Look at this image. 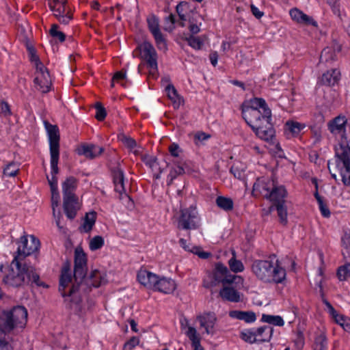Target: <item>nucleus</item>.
<instances>
[{
  "label": "nucleus",
  "mask_w": 350,
  "mask_h": 350,
  "mask_svg": "<svg viewBox=\"0 0 350 350\" xmlns=\"http://www.w3.org/2000/svg\"><path fill=\"white\" fill-rule=\"evenodd\" d=\"M104 151L103 147L94 144H83L78 149V154L85 156L90 159H94L100 155Z\"/></svg>",
  "instance_id": "27"
},
{
  "label": "nucleus",
  "mask_w": 350,
  "mask_h": 350,
  "mask_svg": "<svg viewBox=\"0 0 350 350\" xmlns=\"http://www.w3.org/2000/svg\"><path fill=\"white\" fill-rule=\"evenodd\" d=\"M19 164L17 162L12 161L8 163L3 168V175L8 177H15L19 172Z\"/></svg>",
  "instance_id": "41"
},
{
  "label": "nucleus",
  "mask_w": 350,
  "mask_h": 350,
  "mask_svg": "<svg viewBox=\"0 0 350 350\" xmlns=\"http://www.w3.org/2000/svg\"><path fill=\"white\" fill-rule=\"evenodd\" d=\"M188 44L195 50H200L203 46L204 42L199 36L190 35L185 38Z\"/></svg>",
  "instance_id": "45"
},
{
  "label": "nucleus",
  "mask_w": 350,
  "mask_h": 350,
  "mask_svg": "<svg viewBox=\"0 0 350 350\" xmlns=\"http://www.w3.org/2000/svg\"><path fill=\"white\" fill-rule=\"evenodd\" d=\"M118 137L121 142L129 149H133L137 146L135 140L129 136L122 134Z\"/></svg>",
  "instance_id": "55"
},
{
  "label": "nucleus",
  "mask_w": 350,
  "mask_h": 350,
  "mask_svg": "<svg viewBox=\"0 0 350 350\" xmlns=\"http://www.w3.org/2000/svg\"><path fill=\"white\" fill-rule=\"evenodd\" d=\"M227 273H229V271L226 266L221 262L216 263L215 268L211 274L212 277L211 281L210 282H206L204 280L203 282L204 286L205 288H210L216 286L219 283H221L222 281H224L225 275Z\"/></svg>",
  "instance_id": "19"
},
{
  "label": "nucleus",
  "mask_w": 350,
  "mask_h": 350,
  "mask_svg": "<svg viewBox=\"0 0 350 350\" xmlns=\"http://www.w3.org/2000/svg\"><path fill=\"white\" fill-rule=\"evenodd\" d=\"M185 174V169L181 165H177L170 170L169 174L167 177V185H171L173 180L179 175Z\"/></svg>",
  "instance_id": "46"
},
{
  "label": "nucleus",
  "mask_w": 350,
  "mask_h": 350,
  "mask_svg": "<svg viewBox=\"0 0 350 350\" xmlns=\"http://www.w3.org/2000/svg\"><path fill=\"white\" fill-rule=\"evenodd\" d=\"M27 321V310L17 306L0 314V330L5 334H17L25 328Z\"/></svg>",
  "instance_id": "5"
},
{
  "label": "nucleus",
  "mask_w": 350,
  "mask_h": 350,
  "mask_svg": "<svg viewBox=\"0 0 350 350\" xmlns=\"http://www.w3.org/2000/svg\"><path fill=\"white\" fill-rule=\"evenodd\" d=\"M337 275L340 280H345L350 278V263H347L339 267L337 271Z\"/></svg>",
  "instance_id": "50"
},
{
  "label": "nucleus",
  "mask_w": 350,
  "mask_h": 350,
  "mask_svg": "<svg viewBox=\"0 0 350 350\" xmlns=\"http://www.w3.org/2000/svg\"><path fill=\"white\" fill-rule=\"evenodd\" d=\"M49 141L50 157L53 165L56 164L57 157H59V133L57 125L51 124L48 121L43 122Z\"/></svg>",
  "instance_id": "10"
},
{
  "label": "nucleus",
  "mask_w": 350,
  "mask_h": 350,
  "mask_svg": "<svg viewBox=\"0 0 350 350\" xmlns=\"http://www.w3.org/2000/svg\"><path fill=\"white\" fill-rule=\"evenodd\" d=\"M189 9V4L185 1L180 2L176 7V11L181 21H186L187 16L185 14Z\"/></svg>",
  "instance_id": "52"
},
{
  "label": "nucleus",
  "mask_w": 350,
  "mask_h": 350,
  "mask_svg": "<svg viewBox=\"0 0 350 350\" xmlns=\"http://www.w3.org/2000/svg\"><path fill=\"white\" fill-rule=\"evenodd\" d=\"M59 158V157H57L56 164L54 166L53 165L52 158H51L50 163H51V177L49 178V176H47V180H48V182H49V184L50 185L51 190V194H53V195L55 194V192L58 191L57 178L56 176V174L59 172V168H58Z\"/></svg>",
  "instance_id": "34"
},
{
  "label": "nucleus",
  "mask_w": 350,
  "mask_h": 350,
  "mask_svg": "<svg viewBox=\"0 0 350 350\" xmlns=\"http://www.w3.org/2000/svg\"><path fill=\"white\" fill-rule=\"evenodd\" d=\"M306 127L305 123L294 120H288L284 124V132L288 138L299 136L301 131Z\"/></svg>",
  "instance_id": "25"
},
{
  "label": "nucleus",
  "mask_w": 350,
  "mask_h": 350,
  "mask_svg": "<svg viewBox=\"0 0 350 350\" xmlns=\"http://www.w3.org/2000/svg\"><path fill=\"white\" fill-rule=\"evenodd\" d=\"M200 226V217L196 207L190 206L180 211L177 228L180 230H196Z\"/></svg>",
  "instance_id": "8"
},
{
  "label": "nucleus",
  "mask_w": 350,
  "mask_h": 350,
  "mask_svg": "<svg viewBox=\"0 0 350 350\" xmlns=\"http://www.w3.org/2000/svg\"><path fill=\"white\" fill-rule=\"evenodd\" d=\"M314 196L317 201L319 208L322 216L325 218L329 217L331 215L330 211L326 202L323 200V198L319 195L318 191L314 192Z\"/></svg>",
  "instance_id": "40"
},
{
  "label": "nucleus",
  "mask_w": 350,
  "mask_h": 350,
  "mask_svg": "<svg viewBox=\"0 0 350 350\" xmlns=\"http://www.w3.org/2000/svg\"><path fill=\"white\" fill-rule=\"evenodd\" d=\"M289 14L292 20L299 25L318 27L317 22L312 16L307 15L298 8H292Z\"/></svg>",
  "instance_id": "20"
},
{
  "label": "nucleus",
  "mask_w": 350,
  "mask_h": 350,
  "mask_svg": "<svg viewBox=\"0 0 350 350\" xmlns=\"http://www.w3.org/2000/svg\"><path fill=\"white\" fill-rule=\"evenodd\" d=\"M275 208L278 215L280 220V222L283 224H286L287 223V209L285 206V204H279L274 206H271L269 208V212H271L273 208Z\"/></svg>",
  "instance_id": "44"
},
{
  "label": "nucleus",
  "mask_w": 350,
  "mask_h": 350,
  "mask_svg": "<svg viewBox=\"0 0 350 350\" xmlns=\"http://www.w3.org/2000/svg\"><path fill=\"white\" fill-rule=\"evenodd\" d=\"M336 164L340 169L342 182L345 186H350V135L345 138L341 142L340 146L336 150Z\"/></svg>",
  "instance_id": "7"
},
{
  "label": "nucleus",
  "mask_w": 350,
  "mask_h": 350,
  "mask_svg": "<svg viewBox=\"0 0 350 350\" xmlns=\"http://www.w3.org/2000/svg\"><path fill=\"white\" fill-rule=\"evenodd\" d=\"M3 282L8 286L21 287L28 285L30 282L38 286H44L40 280L39 275L36 273L34 268L26 264L22 265L21 260L14 258L8 269V272Z\"/></svg>",
  "instance_id": "2"
},
{
  "label": "nucleus",
  "mask_w": 350,
  "mask_h": 350,
  "mask_svg": "<svg viewBox=\"0 0 350 350\" xmlns=\"http://www.w3.org/2000/svg\"><path fill=\"white\" fill-rule=\"evenodd\" d=\"M327 338L325 335L320 334L315 338L314 350H326Z\"/></svg>",
  "instance_id": "49"
},
{
  "label": "nucleus",
  "mask_w": 350,
  "mask_h": 350,
  "mask_svg": "<svg viewBox=\"0 0 350 350\" xmlns=\"http://www.w3.org/2000/svg\"><path fill=\"white\" fill-rule=\"evenodd\" d=\"M105 282L102 273L97 269L91 272L88 277L85 275L81 281L73 284L70 291L71 296L68 307L76 314H80L83 311L81 299L82 293H89L92 287L97 288Z\"/></svg>",
  "instance_id": "3"
},
{
  "label": "nucleus",
  "mask_w": 350,
  "mask_h": 350,
  "mask_svg": "<svg viewBox=\"0 0 350 350\" xmlns=\"http://www.w3.org/2000/svg\"><path fill=\"white\" fill-rule=\"evenodd\" d=\"M105 241L103 237L97 235L94 237L89 243V247L91 251H96L104 245Z\"/></svg>",
  "instance_id": "48"
},
{
  "label": "nucleus",
  "mask_w": 350,
  "mask_h": 350,
  "mask_svg": "<svg viewBox=\"0 0 350 350\" xmlns=\"http://www.w3.org/2000/svg\"><path fill=\"white\" fill-rule=\"evenodd\" d=\"M59 25L57 24H53L49 30L51 36L60 42H63L66 40V35L64 32L59 31Z\"/></svg>",
  "instance_id": "47"
},
{
  "label": "nucleus",
  "mask_w": 350,
  "mask_h": 350,
  "mask_svg": "<svg viewBox=\"0 0 350 350\" xmlns=\"http://www.w3.org/2000/svg\"><path fill=\"white\" fill-rule=\"evenodd\" d=\"M340 50L341 46L338 44L323 49L320 55V62L331 64L335 62L337 59V53H339Z\"/></svg>",
  "instance_id": "24"
},
{
  "label": "nucleus",
  "mask_w": 350,
  "mask_h": 350,
  "mask_svg": "<svg viewBox=\"0 0 350 350\" xmlns=\"http://www.w3.org/2000/svg\"><path fill=\"white\" fill-rule=\"evenodd\" d=\"M137 279L146 288L163 294H171L176 288V283L173 279L161 277L146 269L138 271Z\"/></svg>",
  "instance_id": "6"
},
{
  "label": "nucleus",
  "mask_w": 350,
  "mask_h": 350,
  "mask_svg": "<svg viewBox=\"0 0 350 350\" xmlns=\"http://www.w3.org/2000/svg\"><path fill=\"white\" fill-rule=\"evenodd\" d=\"M33 81L36 88L42 93H47L50 91L51 80L49 70L45 66L42 68V70H36V77Z\"/></svg>",
  "instance_id": "17"
},
{
  "label": "nucleus",
  "mask_w": 350,
  "mask_h": 350,
  "mask_svg": "<svg viewBox=\"0 0 350 350\" xmlns=\"http://www.w3.org/2000/svg\"><path fill=\"white\" fill-rule=\"evenodd\" d=\"M219 296L223 300L237 303L241 301L240 293L235 288L224 286L219 291Z\"/></svg>",
  "instance_id": "28"
},
{
  "label": "nucleus",
  "mask_w": 350,
  "mask_h": 350,
  "mask_svg": "<svg viewBox=\"0 0 350 350\" xmlns=\"http://www.w3.org/2000/svg\"><path fill=\"white\" fill-rule=\"evenodd\" d=\"M18 247L14 258L22 260L26 256L38 251L40 247V241L35 236H30V244L26 236H23L17 241Z\"/></svg>",
  "instance_id": "11"
},
{
  "label": "nucleus",
  "mask_w": 350,
  "mask_h": 350,
  "mask_svg": "<svg viewBox=\"0 0 350 350\" xmlns=\"http://www.w3.org/2000/svg\"><path fill=\"white\" fill-rule=\"evenodd\" d=\"M255 260L252 271L260 281L266 284H282L286 278V271L278 259Z\"/></svg>",
  "instance_id": "4"
},
{
  "label": "nucleus",
  "mask_w": 350,
  "mask_h": 350,
  "mask_svg": "<svg viewBox=\"0 0 350 350\" xmlns=\"http://www.w3.org/2000/svg\"><path fill=\"white\" fill-rule=\"evenodd\" d=\"M242 117L260 139L270 142L275 137L271 110L265 99L253 98L241 105Z\"/></svg>",
  "instance_id": "1"
},
{
  "label": "nucleus",
  "mask_w": 350,
  "mask_h": 350,
  "mask_svg": "<svg viewBox=\"0 0 350 350\" xmlns=\"http://www.w3.org/2000/svg\"><path fill=\"white\" fill-rule=\"evenodd\" d=\"M211 135L204 132H198L194 135V142L196 145H198L199 142H202L208 139Z\"/></svg>",
  "instance_id": "61"
},
{
  "label": "nucleus",
  "mask_w": 350,
  "mask_h": 350,
  "mask_svg": "<svg viewBox=\"0 0 350 350\" xmlns=\"http://www.w3.org/2000/svg\"><path fill=\"white\" fill-rule=\"evenodd\" d=\"M139 340L136 336L131 337L125 344L124 345V349L127 350H133L137 345H139Z\"/></svg>",
  "instance_id": "60"
},
{
  "label": "nucleus",
  "mask_w": 350,
  "mask_h": 350,
  "mask_svg": "<svg viewBox=\"0 0 350 350\" xmlns=\"http://www.w3.org/2000/svg\"><path fill=\"white\" fill-rule=\"evenodd\" d=\"M112 175L115 191L120 193V196L124 194L130 199L129 196L125 193L124 175L123 170L119 167L114 168L112 171Z\"/></svg>",
  "instance_id": "26"
},
{
  "label": "nucleus",
  "mask_w": 350,
  "mask_h": 350,
  "mask_svg": "<svg viewBox=\"0 0 350 350\" xmlns=\"http://www.w3.org/2000/svg\"><path fill=\"white\" fill-rule=\"evenodd\" d=\"M230 172L231 174H233L234 178H236L239 180H242L244 178V175H245L244 171L242 170H240L237 166H234V165L232 166L230 170Z\"/></svg>",
  "instance_id": "62"
},
{
  "label": "nucleus",
  "mask_w": 350,
  "mask_h": 350,
  "mask_svg": "<svg viewBox=\"0 0 350 350\" xmlns=\"http://www.w3.org/2000/svg\"><path fill=\"white\" fill-rule=\"evenodd\" d=\"M228 265L234 273H240L244 270V265L241 260L236 258L234 251L232 252V257L228 260Z\"/></svg>",
  "instance_id": "43"
},
{
  "label": "nucleus",
  "mask_w": 350,
  "mask_h": 350,
  "mask_svg": "<svg viewBox=\"0 0 350 350\" xmlns=\"http://www.w3.org/2000/svg\"><path fill=\"white\" fill-rule=\"evenodd\" d=\"M327 3L331 7L333 13L338 16H340V6L339 0H325Z\"/></svg>",
  "instance_id": "58"
},
{
  "label": "nucleus",
  "mask_w": 350,
  "mask_h": 350,
  "mask_svg": "<svg viewBox=\"0 0 350 350\" xmlns=\"http://www.w3.org/2000/svg\"><path fill=\"white\" fill-rule=\"evenodd\" d=\"M215 204L220 209L226 212L232 211L234 208L232 199L222 196L216 198Z\"/></svg>",
  "instance_id": "36"
},
{
  "label": "nucleus",
  "mask_w": 350,
  "mask_h": 350,
  "mask_svg": "<svg viewBox=\"0 0 350 350\" xmlns=\"http://www.w3.org/2000/svg\"><path fill=\"white\" fill-rule=\"evenodd\" d=\"M165 90L168 98L172 103L174 109H178L184 102L183 97L178 94L176 89L172 83L167 84L165 88Z\"/></svg>",
  "instance_id": "29"
},
{
  "label": "nucleus",
  "mask_w": 350,
  "mask_h": 350,
  "mask_svg": "<svg viewBox=\"0 0 350 350\" xmlns=\"http://www.w3.org/2000/svg\"><path fill=\"white\" fill-rule=\"evenodd\" d=\"M118 83L124 88L128 87V79L126 78V71L122 69L120 71H118L114 73L113 77L111 79V86H114V83Z\"/></svg>",
  "instance_id": "38"
},
{
  "label": "nucleus",
  "mask_w": 350,
  "mask_h": 350,
  "mask_svg": "<svg viewBox=\"0 0 350 350\" xmlns=\"http://www.w3.org/2000/svg\"><path fill=\"white\" fill-rule=\"evenodd\" d=\"M30 61L35 63L36 69H41L44 66L40 60L39 57L36 55V52L33 48H29Z\"/></svg>",
  "instance_id": "53"
},
{
  "label": "nucleus",
  "mask_w": 350,
  "mask_h": 350,
  "mask_svg": "<svg viewBox=\"0 0 350 350\" xmlns=\"http://www.w3.org/2000/svg\"><path fill=\"white\" fill-rule=\"evenodd\" d=\"M166 23L165 30L171 31L174 29V24L176 23V18L173 14H170L168 16L165 18Z\"/></svg>",
  "instance_id": "59"
},
{
  "label": "nucleus",
  "mask_w": 350,
  "mask_h": 350,
  "mask_svg": "<svg viewBox=\"0 0 350 350\" xmlns=\"http://www.w3.org/2000/svg\"><path fill=\"white\" fill-rule=\"evenodd\" d=\"M74 262V284H77L79 281H81L87 273V256L82 249L75 250Z\"/></svg>",
  "instance_id": "13"
},
{
  "label": "nucleus",
  "mask_w": 350,
  "mask_h": 350,
  "mask_svg": "<svg viewBox=\"0 0 350 350\" xmlns=\"http://www.w3.org/2000/svg\"><path fill=\"white\" fill-rule=\"evenodd\" d=\"M137 49L140 51V57L146 63L150 74L154 77L158 72L157 53L153 45L148 41L140 44Z\"/></svg>",
  "instance_id": "9"
},
{
  "label": "nucleus",
  "mask_w": 350,
  "mask_h": 350,
  "mask_svg": "<svg viewBox=\"0 0 350 350\" xmlns=\"http://www.w3.org/2000/svg\"><path fill=\"white\" fill-rule=\"evenodd\" d=\"M96 219V213L95 211L86 213L84 221L82 226L79 228L80 231L86 233L90 232L95 224Z\"/></svg>",
  "instance_id": "35"
},
{
  "label": "nucleus",
  "mask_w": 350,
  "mask_h": 350,
  "mask_svg": "<svg viewBox=\"0 0 350 350\" xmlns=\"http://www.w3.org/2000/svg\"><path fill=\"white\" fill-rule=\"evenodd\" d=\"M95 109H96L95 118L98 121H103L107 116V113H106V110H105V107L102 105V104L100 103H96V104L95 105Z\"/></svg>",
  "instance_id": "54"
},
{
  "label": "nucleus",
  "mask_w": 350,
  "mask_h": 350,
  "mask_svg": "<svg viewBox=\"0 0 350 350\" xmlns=\"http://www.w3.org/2000/svg\"><path fill=\"white\" fill-rule=\"evenodd\" d=\"M187 337L191 342L193 350H204L200 344V337L198 334L196 329L189 328L187 333Z\"/></svg>",
  "instance_id": "37"
},
{
  "label": "nucleus",
  "mask_w": 350,
  "mask_h": 350,
  "mask_svg": "<svg viewBox=\"0 0 350 350\" xmlns=\"http://www.w3.org/2000/svg\"><path fill=\"white\" fill-rule=\"evenodd\" d=\"M323 303L325 305L327 312L330 316L333 319L336 318L338 314L334 308L332 306V304L326 299H323Z\"/></svg>",
  "instance_id": "64"
},
{
  "label": "nucleus",
  "mask_w": 350,
  "mask_h": 350,
  "mask_svg": "<svg viewBox=\"0 0 350 350\" xmlns=\"http://www.w3.org/2000/svg\"><path fill=\"white\" fill-rule=\"evenodd\" d=\"M347 120L345 116H338L334 119L331 120L327 123L328 130L332 134L336 136L340 135V138L338 141V144L335 146V150L338 147L340 146L341 142L345 138H347L350 135V133H346V125Z\"/></svg>",
  "instance_id": "12"
},
{
  "label": "nucleus",
  "mask_w": 350,
  "mask_h": 350,
  "mask_svg": "<svg viewBox=\"0 0 350 350\" xmlns=\"http://www.w3.org/2000/svg\"><path fill=\"white\" fill-rule=\"evenodd\" d=\"M77 180L74 176L68 177L62 184L63 197L75 196Z\"/></svg>",
  "instance_id": "32"
},
{
  "label": "nucleus",
  "mask_w": 350,
  "mask_h": 350,
  "mask_svg": "<svg viewBox=\"0 0 350 350\" xmlns=\"http://www.w3.org/2000/svg\"><path fill=\"white\" fill-rule=\"evenodd\" d=\"M71 275L70 273V269L68 267H64L61 273L60 278H59V291L61 293L62 296L64 297V301L66 304V307L70 309L68 307V304L70 302L71 296L70 297V292L68 294L65 292L66 288L69 285L71 282ZM71 288L69 290L70 291Z\"/></svg>",
  "instance_id": "21"
},
{
  "label": "nucleus",
  "mask_w": 350,
  "mask_h": 350,
  "mask_svg": "<svg viewBox=\"0 0 350 350\" xmlns=\"http://www.w3.org/2000/svg\"><path fill=\"white\" fill-rule=\"evenodd\" d=\"M271 188L266 200L271 202L273 204L272 206L279 204H285V199L288 196L285 186L279 185L277 181H275Z\"/></svg>",
  "instance_id": "18"
},
{
  "label": "nucleus",
  "mask_w": 350,
  "mask_h": 350,
  "mask_svg": "<svg viewBox=\"0 0 350 350\" xmlns=\"http://www.w3.org/2000/svg\"><path fill=\"white\" fill-rule=\"evenodd\" d=\"M48 4L55 16H60L61 14L70 10V8L66 5V0H49Z\"/></svg>",
  "instance_id": "31"
},
{
  "label": "nucleus",
  "mask_w": 350,
  "mask_h": 350,
  "mask_svg": "<svg viewBox=\"0 0 350 350\" xmlns=\"http://www.w3.org/2000/svg\"><path fill=\"white\" fill-rule=\"evenodd\" d=\"M294 343L297 349H301L304 345V335L300 325H298L295 332V338H294Z\"/></svg>",
  "instance_id": "51"
},
{
  "label": "nucleus",
  "mask_w": 350,
  "mask_h": 350,
  "mask_svg": "<svg viewBox=\"0 0 350 350\" xmlns=\"http://www.w3.org/2000/svg\"><path fill=\"white\" fill-rule=\"evenodd\" d=\"M273 328L271 325H264L256 328L257 342H269L273 335Z\"/></svg>",
  "instance_id": "33"
},
{
  "label": "nucleus",
  "mask_w": 350,
  "mask_h": 350,
  "mask_svg": "<svg viewBox=\"0 0 350 350\" xmlns=\"http://www.w3.org/2000/svg\"><path fill=\"white\" fill-rule=\"evenodd\" d=\"M340 75V71L338 69H331L322 75L318 81V84L329 87L334 86L339 82Z\"/></svg>",
  "instance_id": "22"
},
{
  "label": "nucleus",
  "mask_w": 350,
  "mask_h": 350,
  "mask_svg": "<svg viewBox=\"0 0 350 350\" xmlns=\"http://www.w3.org/2000/svg\"><path fill=\"white\" fill-rule=\"evenodd\" d=\"M241 338L249 343L257 342L256 328L245 329L241 332Z\"/></svg>",
  "instance_id": "42"
},
{
  "label": "nucleus",
  "mask_w": 350,
  "mask_h": 350,
  "mask_svg": "<svg viewBox=\"0 0 350 350\" xmlns=\"http://www.w3.org/2000/svg\"><path fill=\"white\" fill-rule=\"evenodd\" d=\"M64 210L66 215L70 219L76 217L79 207L78 198L75 196L63 197Z\"/></svg>",
  "instance_id": "23"
},
{
  "label": "nucleus",
  "mask_w": 350,
  "mask_h": 350,
  "mask_svg": "<svg viewBox=\"0 0 350 350\" xmlns=\"http://www.w3.org/2000/svg\"><path fill=\"white\" fill-rule=\"evenodd\" d=\"M200 324V328L204 331L203 334L213 335L215 332V325L217 322L216 314L213 312H204L196 317Z\"/></svg>",
  "instance_id": "15"
},
{
  "label": "nucleus",
  "mask_w": 350,
  "mask_h": 350,
  "mask_svg": "<svg viewBox=\"0 0 350 350\" xmlns=\"http://www.w3.org/2000/svg\"><path fill=\"white\" fill-rule=\"evenodd\" d=\"M261 321L267 323L269 325L282 327L284 325V321L282 317L279 315H271L263 314L262 315Z\"/></svg>",
  "instance_id": "39"
},
{
  "label": "nucleus",
  "mask_w": 350,
  "mask_h": 350,
  "mask_svg": "<svg viewBox=\"0 0 350 350\" xmlns=\"http://www.w3.org/2000/svg\"><path fill=\"white\" fill-rule=\"evenodd\" d=\"M58 21L64 25H67L72 19V14L71 10L66 13L61 14L60 16H55Z\"/></svg>",
  "instance_id": "56"
},
{
  "label": "nucleus",
  "mask_w": 350,
  "mask_h": 350,
  "mask_svg": "<svg viewBox=\"0 0 350 350\" xmlns=\"http://www.w3.org/2000/svg\"><path fill=\"white\" fill-rule=\"evenodd\" d=\"M1 111L5 117H8L12 115L10 106L8 102L4 100L1 102Z\"/></svg>",
  "instance_id": "63"
},
{
  "label": "nucleus",
  "mask_w": 350,
  "mask_h": 350,
  "mask_svg": "<svg viewBox=\"0 0 350 350\" xmlns=\"http://www.w3.org/2000/svg\"><path fill=\"white\" fill-rule=\"evenodd\" d=\"M341 245L342 247L347 250L350 256V231L344 233L341 238Z\"/></svg>",
  "instance_id": "57"
},
{
  "label": "nucleus",
  "mask_w": 350,
  "mask_h": 350,
  "mask_svg": "<svg viewBox=\"0 0 350 350\" xmlns=\"http://www.w3.org/2000/svg\"><path fill=\"white\" fill-rule=\"evenodd\" d=\"M275 182L273 179L268 177L258 178L253 185L252 195L256 197L262 196L266 199Z\"/></svg>",
  "instance_id": "16"
},
{
  "label": "nucleus",
  "mask_w": 350,
  "mask_h": 350,
  "mask_svg": "<svg viewBox=\"0 0 350 350\" xmlns=\"http://www.w3.org/2000/svg\"><path fill=\"white\" fill-rule=\"evenodd\" d=\"M229 317L244 321L247 323H252L256 320V314L252 311L231 310L229 312Z\"/></svg>",
  "instance_id": "30"
},
{
  "label": "nucleus",
  "mask_w": 350,
  "mask_h": 350,
  "mask_svg": "<svg viewBox=\"0 0 350 350\" xmlns=\"http://www.w3.org/2000/svg\"><path fill=\"white\" fill-rule=\"evenodd\" d=\"M147 23L148 29L154 38L157 49L165 52L167 50V44L165 38L160 30L159 19L156 16H152L147 19Z\"/></svg>",
  "instance_id": "14"
}]
</instances>
